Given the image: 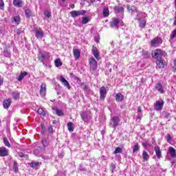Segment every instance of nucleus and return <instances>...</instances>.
Listing matches in <instances>:
<instances>
[{
	"instance_id": "nucleus-1",
	"label": "nucleus",
	"mask_w": 176,
	"mask_h": 176,
	"mask_svg": "<svg viewBox=\"0 0 176 176\" xmlns=\"http://www.w3.org/2000/svg\"><path fill=\"white\" fill-rule=\"evenodd\" d=\"M166 56H167V52H166V51L162 50V49H156L151 54V57L155 59H159L163 56L166 57Z\"/></svg>"
},
{
	"instance_id": "nucleus-2",
	"label": "nucleus",
	"mask_w": 176,
	"mask_h": 176,
	"mask_svg": "<svg viewBox=\"0 0 176 176\" xmlns=\"http://www.w3.org/2000/svg\"><path fill=\"white\" fill-rule=\"evenodd\" d=\"M162 43H163V39L162 38V37L157 36L151 39L150 42V46L151 47H159V46L161 45Z\"/></svg>"
},
{
	"instance_id": "nucleus-3",
	"label": "nucleus",
	"mask_w": 176,
	"mask_h": 176,
	"mask_svg": "<svg viewBox=\"0 0 176 176\" xmlns=\"http://www.w3.org/2000/svg\"><path fill=\"white\" fill-rule=\"evenodd\" d=\"M89 64L90 66V70L92 72H94L97 69V60L94 58V57H91L89 59Z\"/></svg>"
},
{
	"instance_id": "nucleus-4",
	"label": "nucleus",
	"mask_w": 176,
	"mask_h": 176,
	"mask_svg": "<svg viewBox=\"0 0 176 176\" xmlns=\"http://www.w3.org/2000/svg\"><path fill=\"white\" fill-rule=\"evenodd\" d=\"M163 107H164V100L162 99L157 100L154 104V109L155 111H162L163 109Z\"/></svg>"
},
{
	"instance_id": "nucleus-5",
	"label": "nucleus",
	"mask_w": 176,
	"mask_h": 176,
	"mask_svg": "<svg viewBox=\"0 0 176 176\" xmlns=\"http://www.w3.org/2000/svg\"><path fill=\"white\" fill-rule=\"evenodd\" d=\"M71 16L73 18L78 17V16H85L86 14V10H73L70 12Z\"/></svg>"
},
{
	"instance_id": "nucleus-6",
	"label": "nucleus",
	"mask_w": 176,
	"mask_h": 176,
	"mask_svg": "<svg viewBox=\"0 0 176 176\" xmlns=\"http://www.w3.org/2000/svg\"><path fill=\"white\" fill-rule=\"evenodd\" d=\"M155 63L157 64V67L160 69H162V68H164V67L167 65V63H166V60L162 58H159L158 59H157Z\"/></svg>"
},
{
	"instance_id": "nucleus-7",
	"label": "nucleus",
	"mask_w": 176,
	"mask_h": 176,
	"mask_svg": "<svg viewBox=\"0 0 176 176\" xmlns=\"http://www.w3.org/2000/svg\"><path fill=\"white\" fill-rule=\"evenodd\" d=\"M47 56H49V52L45 54L40 52L37 56V59L38 61L41 62L42 64H45V60L47 58Z\"/></svg>"
},
{
	"instance_id": "nucleus-8",
	"label": "nucleus",
	"mask_w": 176,
	"mask_h": 176,
	"mask_svg": "<svg viewBox=\"0 0 176 176\" xmlns=\"http://www.w3.org/2000/svg\"><path fill=\"white\" fill-rule=\"evenodd\" d=\"M105 97H107V88L102 86L100 88V99L104 101Z\"/></svg>"
},
{
	"instance_id": "nucleus-9",
	"label": "nucleus",
	"mask_w": 176,
	"mask_h": 176,
	"mask_svg": "<svg viewBox=\"0 0 176 176\" xmlns=\"http://www.w3.org/2000/svg\"><path fill=\"white\" fill-rule=\"evenodd\" d=\"M111 122L113 129H116L120 123V118L118 116H114L111 118Z\"/></svg>"
},
{
	"instance_id": "nucleus-10",
	"label": "nucleus",
	"mask_w": 176,
	"mask_h": 176,
	"mask_svg": "<svg viewBox=\"0 0 176 176\" xmlns=\"http://www.w3.org/2000/svg\"><path fill=\"white\" fill-rule=\"evenodd\" d=\"M47 90L46 83H42L39 91L41 97H46Z\"/></svg>"
},
{
	"instance_id": "nucleus-11",
	"label": "nucleus",
	"mask_w": 176,
	"mask_h": 176,
	"mask_svg": "<svg viewBox=\"0 0 176 176\" xmlns=\"http://www.w3.org/2000/svg\"><path fill=\"white\" fill-rule=\"evenodd\" d=\"M59 80H60V82H61V83H63V86H65V87H67V89H68V90H69L71 89V85H69V82L63 76H60L59 77Z\"/></svg>"
},
{
	"instance_id": "nucleus-12",
	"label": "nucleus",
	"mask_w": 176,
	"mask_h": 176,
	"mask_svg": "<svg viewBox=\"0 0 176 176\" xmlns=\"http://www.w3.org/2000/svg\"><path fill=\"white\" fill-rule=\"evenodd\" d=\"M92 54L96 60H100V51L96 45L92 46Z\"/></svg>"
},
{
	"instance_id": "nucleus-13",
	"label": "nucleus",
	"mask_w": 176,
	"mask_h": 176,
	"mask_svg": "<svg viewBox=\"0 0 176 176\" xmlns=\"http://www.w3.org/2000/svg\"><path fill=\"white\" fill-rule=\"evenodd\" d=\"M34 32H35V36L36 38H37V39L43 38L45 35V33L43 32V30L42 29H39V30L36 29L34 30Z\"/></svg>"
},
{
	"instance_id": "nucleus-14",
	"label": "nucleus",
	"mask_w": 176,
	"mask_h": 176,
	"mask_svg": "<svg viewBox=\"0 0 176 176\" xmlns=\"http://www.w3.org/2000/svg\"><path fill=\"white\" fill-rule=\"evenodd\" d=\"M9 156V151L6 147H0V157H5Z\"/></svg>"
},
{
	"instance_id": "nucleus-15",
	"label": "nucleus",
	"mask_w": 176,
	"mask_h": 176,
	"mask_svg": "<svg viewBox=\"0 0 176 176\" xmlns=\"http://www.w3.org/2000/svg\"><path fill=\"white\" fill-rule=\"evenodd\" d=\"M155 89L159 91L160 94H164V89L163 88V85L160 82H158L155 85Z\"/></svg>"
},
{
	"instance_id": "nucleus-16",
	"label": "nucleus",
	"mask_w": 176,
	"mask_h": 176,
	"mask_svg": "<svg viewBox=\"0 0 176 176\" xmlns=\"http://www.w3.org/2000/svg\"><path fill=\"white\" fill-rule=\"evenodd\" d=\"M113 11L116 14H118V13H124V8H123V6H122L120 5L116 6L113 8Z\"/></svg>"
},
{
	"instance_id": "nucleus-17",
	"label": "nucleus",
	"mask_w": 176,
	"mask_h": 176,
	"mask_svg": "<svg viewBox=\"0 0 176 176\" xmlns=\"http://www.w3.org/2000/svg\"><path fill=\"white\" fill-rule=\"evenodd\" d=\"M154 151L155 152V155L157 159H162V150H160V146H155Z\"/></svg>"
},
{
	"instance_id": "nucleus-18",
	"label": "nucleus",
	"mask_w": 176,
	"mask_h": 176,
	"mask_svg": "<svg viewBox=\"0 0 176 176\" xmlns=\"http://www.w3.org/2000/svg\"><path fill=\"white\" fill-rule=\"evenodd\" d=\"M3 108L5 109H9V107L12 105V100L10 99H6L3 102Z\"/></svg>"
},
{
	"instance_id": "nucleus-19",
	"label": "nucleus",
	"mask_w": 176,
	"mask_h": 176,
	"mask_svg": "<svg viewBox=\"0 0 176 176\" xmlns=\"http://www.w3.org/2000/svg\"><path fill=\"white\" fill-rule=\"evenodd\" d=\"M139 22V27L144 30L145 27H146V19H138Z\"/></svg>"
},
{
	"instance_id": "nucleus-20",
	"label": "nucleus",
	"mask_w": 176,
	"mask_h": 176,
	"mask_svg": "<svg viewBox=\"0 0 176 176\" xmlns=\"http://www.w3.org/2000/svg\"><path fill=\"white\" fill-rule=\"evenodd\" d=\"M119 23H120V20L119 19H114L110 22V27L111 28H113V27H118V25H119Z\"/></svg>"
},
{
	"instance_id": "nucleus-21",
	"label": "nucleus",
	"mask_w": 176,
	"mask_h": 176,
	"mask_svg": "<svg viewBox=\"0 0 176 176\" xmlns=\"http://www.w3.org/2000/svg\"><path fill=\"white\" fill-rule=\"evenodd\" d=\"M73 54L74 56V58L76 60H78L80 57V51L76 48H74L73 49Z\"/></svg>"
},
{
	"instance_id": "nucleus-22",
	"label": "nucleus",
	"mask_w": 176,
	"mask_h": 176,
	"mask_svg": "<svg viewBox=\"0 0 176 176\" xmlns=\"http://www.w3.org/2000/svg\"><path fill=\"white\" fill-rule=\"evenodd\" d=\"M80 117L82 120H83V122H87L88 119H89V115L87 114V112L86 111H82L80 113Z\"/></svg>"
},
{
	"instance_id": "nucleus-23",
	"label": "nucleus",
	"mask_w": 176,
	"mask_h": 176,
	"mask_svg": "<svg viewBox=\"0 0 176 176\" xmlns=\"http://www.w3.org/2000/svg\"><path fill=\"white\" fill-rule=\"evenodd\" d=\"M124 100V96L121 93H118L116 95V101L118 102H122Z\"/></svg>"
},
{
	"instance_id": "nucleus-24",
	"label": "nucleus",
	"mask_w": 176,
	"mask_h": 176,
	"mask_svg": "<svg viewBox=\"0 0 176 176\" xmlns=\"http://www.w3.org/2000/svg\"><path fill=\"white\" fill-rule=\"evenodd\" d=\"M27 75H28V72H21V74H19V76L18 77H16V79H17V80H19V82H21V80H23L24 79V77L27 76Z\"/></svg>"
},
{
	"instance_id": "nucleus-25",
	"label": "nucleus",
	"mask_w": 176,
	"mask_h": 176,
	"mask_svg": "<svg viewBox=\"0 0 176 176\" xmlns=\"http://www.w3.org/2000/svg\"><path fill=\"white\" fill-rule=\"evenodd\" d=\"M13 5L16 8H23V0H14Z\"/></svg>"
},
{
	"instance_id": "nucleus-26",
	"label": "nucleus",
	"mask_w": 176,
	"mask_h": 176,
	"mask_svg": "<svg viewBox=\"0 0 176 176\" xmlns=\"http://www.w3.org/2000/svg\"><path fill=\"white\" fill-rule=\"evenodd\" d=\"M12 22L16 23V25H19V24H20L21 22V18L20 17V15L13 16Z\"/></svg>"
},
{
	"instance_id": "nucleus-27",
	"label": "nucleus",
	"mask_w": 176,
	"mask_h": 176,
	"mask_svg": "<svg viewBox=\"0 0 176 176\" xmlns=\"http://www.w3.org/2000/svg\"><path fill=\"white\" fill-rule=\"evenodd\" d=\"M126 8L129 12H131L132 13H137L138 12V8L134 6H127Z\"/></svg>"
},
{
	"instance_id": "nucleus-28",
	"label": "nucleus",
	"mask_w": 176,
	"mask_h": 176,
	"mask_svg": "<svg viewBox=\"0 0 176 176\" xmlns=\"http://www.w3.org/2000/svg\"><path fill=\"white\" fill-rule=\"evenodd\" d=\"M169 153L171 157H173V158L176 157V151H175V148H174V147L173 146L169 147Z\"/></svg>"
},
{
	"instance_id": "nucleus-29",
	"label": "nucleus",
	"mask_w": 176,
	"mask_h": 176,
	"mask_svg": "<svg viewBox=\"0 0 176 176\" xmlns=\"http://www.w3.org/2000/svg\"><path fill=\"white\" fill-rule=\"evenodd\" d=\"M142 157L145 162H148V160H149V154H148L147 151H144L142 152Z\"/></svg>"
},
{
	"instance_id": "nucleus-30",
	"label": "nucleus",
	"mask_w": 176,
	"mask_h": 176,
	"mask_svg": "<svg viewBox=\"0 0 176 176\" xmlns=\"http://www.w3.org/2000/svg\"><path fill=\"white\" fill-rule=\"evenodd\" d=\"M142 56H143L144 58H149L151 57V54L148 51H142Z\"/></svg>"
},
{
	"instance_id": "nucleus-31",
	"label": "nucleus",
	"mask_w": 176,
	"mask_h": 176,
	"mask_svg": "<svg viewBox=\"0 0 176 176\" xmlns=\"http://www.w3.org/2000/svg\"><path fill=\"white\" fill-rule=\"evenodd\" d=\"M55 67L58 68L59 67H61L63 65V62H61V59L57 58L54 60Z\"/></svg>"
},
{
	"instance_id": "nucleus-32",
	"label": "nucleus",
	"mask_w": 176,
	"mask_h": 176,
	"mask_svg": "<svg viewBox=\"0 0 176 176\" xmlns=\"http://www.w3.org/2000/svg\"><path fill=\"white\" fill-rule=\"evenodd\" d=\"M29 166L32 168H36V167H39V162H34L29 164Z\"/></svg>"
},
{
	"instance_id": "nucleus-33",
	"label": "nucleus",
	"mask_w": 176,
	"mask_h": 176,
	"mask_svg": "<svg viewBox=\"0 0 176 176\" xmlns=\"http://www.w3.org/2000/svg\"><path fill=\"white\" fill-rule=\"evenodd\" d=\"M13 170L14 173H19V163H17V161H14Z\"/></svg>"
},
{
	"instance_id": "nucleus-34",
	"label": "nucleus",
	"mask_w": 176,
	"mask_h": 176,
	"mask_svg": "<svg viewBox=\"0 0 176 176\" xmlns=\"http://www.w3.org/2000/svg\"><path fill=\"white\" fill-rule=\"evenodd\" d=\"M103 16L104 17H108L109 16V8L108 7H105L103 9Z\"/></svg>"
},
{
	"instance_id": "nucleus-35",
	"label": "nucleus",
	"mask_w": 176,
	"mask_h": 176,
	"mask_svg": "<svg viewBox=\"0 0 176 176\" xmlns=\"http://www.w3.org/2000/svg\"><path fill=\"white\" fill-rule=\"evenodd\" d=\"M55 112L57 116H64V112H63V110L59 109L58 108L55 109Z\"/></svg>"
},
{
	"instance_id": "nucleus-36",
	"label": "nucleus",
	"mask_w": 176,
	"mask_h": 176,
	"mask_svg": "<svg viewBox=\"0 0 176 176\" xmlns=\"http://www.w3.org/2000/svg\"><path fill=\"white\" fill-rule=\"evenodd\" d=\"M3 144L6 146H8V148H10L11 145L9 142V140H8V138L4 137L3 138Z\"/></svg>"
},
{
	"instance_id": "nucleus-37",
	"label": "nucleus",
	"mask_w": 176,
	"mask_h": 176,
	"mask_svg": "<svg viewBox=\"0 0 176 176\" xmlns=\"http://www.w3.org/2000/svg\"><path fill=\"white\" fill-rule=\"evenodd\" d=\"M90 18H89L88 16H83L82 18V24H87V23H89L90 21Z\"/></svg>"
},
{
	"instance_id": "nucleus-38",
	"label": "nucleus",
	"mask_w": 176,
	"mask_h": 176,
	"mask_svg": "<svg viewBox=\"0 0 176 176\" xmlns=\"http://www.w3.org/2000/svg\"><path fill=\"white\" fill-rule=\"evenodd\" d=\"M25 15L28 19H30L32 16V12H31V10L27 9L25 10Z\"/></svg>"
},
{
	"instance_id": "nucleus-39",
	"label": "nucleus",
	"mask_w": 176,
	"mask_h": 176,
	"mask_svg": "<svg viewBox=\"0 0 176 176\" xmlns=\"http://www.w3.org/2000/svg\"><path fill=\"white\" fill-rule=\"evenodd\" d=\"M44 16L47 19H50L52 17V12L49 10H44Z\"/></svg>"
},
{
	"instance_id": "nucleus-40",
	"label": "nucleus",
	"mask_w": 176,
	"mask_h": 176,
	"mask_svg": "<svg viewBox=\"0 0 176 176\" xmlns=\"http://www.w3.org/2000/svg\"><path fill=\"white\" fill-rule=\"evenodd\" d=\"M67 129L69 131H74V123L71 122H67Z\"/></svg>"
},
{
	"instance_id": "nucleus-41",
	"label": "nucleus",
	"mask_w": 176,
	"mask_h": 176,
	"mask_svg": "<svg viewBox=\"0 0 176 176\" xmlns=\"http://www.w3.org/2000/svg\"><path fill=\"white\" fill-rule=\"evenodd\" d=\"M140 151V144L136 143L133 148V153H135V152H138Z\"/></svg>"
},
{
	"instance_id": "nucleus-42",
	"label": "nucleus",
	"mask_w": 176,
	"mask_h": 176,
	"mask_svg": "<svg viewBox=\"0 0 176 176\" xmlns=\"http://www.w3.org/2000/svg\"><path fill=\"white\" fill-rule=\"evenodd\" d=\"M12 96L14 98V100H19L20 98V93H16V92H12Z\"/></svg>"
},
{
	"instance_id": "nucleus-43",
	"label": "nucleus",
	"mask_w": 176,
	"mask_h": 176,
	"mask_svg": "<svg viewBox=\"0 0 176 176\" xmlns=\"http://www.w3.org/2000/svg\"><path fill=\"white\" fill-rule=\"evenodd\" d=\"M122 152H123V149L120 147H116L114 152H113V154L114 155H118V153H122Z\"/></svg>"
},
{
	"instance_id": "nucleus-44",
	"label": "nucleus",
	"mask_w": 176,
	"mask_h": 176,
	"mask_svg": "<svg viewBox=\"0 0 176 176\" xmlns=\"http://www.w3.org/2000/svg\"><path fill=\"white\" fill-rule=\"evenodd\" d=\"M37 112L38 115H41V116H45L46 115L45 110H43V109H38Z\"/></svg>"
},
{
	"instance_id": "nucleus-45",
	"label": "nucleus",
	"mask_w": 176,
	"mask_h": 176,
	"mask_svg": "<svg viewBox=\"0 0 176 176\" xmlns=\"http://www.w3.org/2000/svg\"><path fill=\"white\" fill-rule=\"evenodd\" d=\"M163 115L165 119H170V118H171L170 113H167L165 111V112H163Z\"/></svg>"
},
{
	"instance_id": "nucleus-46",
	"label": "nucleus",
	"mask_w": 176,
	"mask_h": 176,
	"mask_svg": "<svg viewBox=\"0 0 176 176\" xmlns=\"http://www.w3.org/2000/svg\"><path fill=\"white\" fill-rule=\"evenodd\" d=\"M165 138H166L167 142H171L172 138H171V135H170V133L166 134Z\"/></svg>"
},
{
	"instance_id": "nucleus-47",
	"label": "nucleus",
	"mask_w": 176,
	"mask_h": 176,
	"mask_svg": "<svg viewBox=\"0 0 176 176\" xmlns=\"http://www.w3.org/2000/svg\"><path fill=\"white\" fill-rule=\"evenodd\" d=\"M5 8V3L3 2V0H0V9L1 10H3Z\"/></svg>"
},
{
	"instance_id": "nucleus-48",
	"label": "nucleus",
	"mask_w": 176,
	"mask_h": 176,
	"mask_svg": "<svg viewBox=\"0 0 176 176\" xmlns=\"http://www.w3.org/2000/svg\"><path fill=\"white\" fill-rule=\"evenodd\" d=\"M42 144H43L44 148H46V146H47V145H49V143H47V140H46V139H44L42 140Z\"/></svg>"
},
{
	"instance_id": "nucleus-49",
	"label": "nucleus",
	"mask_w": 176,
	"mask_h": 176,
	"mask_svg": "<svg viewBox=\"0 0 176 176\" xmlns=\"http://www.w3.org/2000/svg\"><path fill=\"white\" fill-rule=\"evenodd\" d=\"M18 155H19V157H25H25H28V155H24V153H23V152H19V153H18Z\"/></svg>"
},
{
	"instance_id": "nucleus-50",
	"label": "nucleus",
	"mask_w": 176,
	"mask_h": 176,
	"mask_svg": "<svg viewBox=\"0 0 176 176\" xmlns=\"http://www.w3.org/2000/svg\"><path fill=\"white\" fill-rule=\"evenodd\" d=\"M173 72H176V58L173 60Z\"/></svg>"
},
{
	"instance_id": "nucleus-51",
	"label": "nucleus",
	"mask_w": 176,
	"mask_h": 176,
	"mask_svg": "<svg viewBox=\"0 0 176 176\" xmlns=\"http://www.w3.org/2000/svg\"><path fill=\"white\" fill-rule=\"evenodd\" d=\"M111 168L112 170H116V165L115 164H113V163H111Z\"/></svg>"
},
{
	"instance_id": "nucleus-52",
	"label": "nucleus",
	"mask_w": 176,
	"mask_h": 176,
	"mask_svg": "<svg viewBox=\"0 0 176 176\" xmlns=\"http://www.w3.org/2000/svg\"><path fill=\"white\" fill-rule=\"evenodd\" d=\"M48 131H49V133H53V126L52 125H50L48 127Z\"/></svg>"
},
{
	"instance_id": "nucleus-53",
	"label": "nucleus",
	"mask_w": 176,
	"mask_h": 176,
	"mask_svg": "<svg viewBox=\"0 0 176 176\" xmlns=\"http://www.w3.org/2000/svg\"><path fill=\"white\" fill-rule=\"evenodd\" d=\"M95 42L96 43H100V38L99 37H96L95 38Z\"/></svg>"
},
{
	"instance_id": "nucleus-54",
	"label": "nucleus",
	"mask_w": 176,
	"mask_h": 176,
	"mask_svg": "<svg viewBox=\"0 0 176 176\" xmlns=\"http://www.w3.org/2000/svg\"><path fill=\"white\" fill-rule=\"evenodd\" d=\"M16 34L20 35L21 34V30H20V29H17L16 30Z\"/></svg>"
},
{
	"instance_id": "nucleus-55",
	"label": "nucleus",
	"mask_w": 176,
	"mask_h": 176,
	"mask_svg": "<svg viewBox=\"0 0 176 176\" xmlns=\"http://www.w3.org/2000/svg\"><path fill=\"white\" fill-rule=\"evenodd\" d=\"M142 145L144 148H148V143H142Z\"/></svg>"
},
{
	"instance_id": "nucleus-56",
	"label": "nucleus",
	"mask_w": 176,
	"mask_h": 176,
	"mask_svg": "<svg viewBox=\"0 0 176 176\" xmlns=\"http://www.w3.org/2000/svg\"><path fill=\"white\" fill-rule=\"evenodd\" d=\"M174 19H175V21H174V22H173V25H176V13L175 14V17H174Z\"/></svg>"
},
{
	"instance_id": "nucleus-57",
	"label": "nucleus",
	"mask_w": 176,
	"mask_h": 176,
	"mask_svg": "<svg viewBox=\"0 0 176 176\" xmlns=\"http://www.w3.org/2000/svg\"><path fill=\"white\" fill-rule=\"evenodd\" d=\"M138 112H142V110L141 109V107H138Z\"/></svg>"
},
{
	"instance_id": "nucleus-58",
	"label": "nucleus",
	"mask_w": 176,
	"mask_h": 176,
	"mask_svg": "<svg viewBox=\"0 0 176 176\" xmlns=\"http://www.w3.org/2000/svg\"><path fill=\"white\" fill-rule=\"evenodd\" d=\"M3 79L0 78V86H1V85H3Z\"/></svg>"
},
{
	"instance_id": "nucleus-59",
	"label": "nucleus",
	"mask_w": 176,
	"mask_h": 176,
	"mask_svg": "<svg viewBox=\"0 0 176 176\" xmlns=\"http://www.w3.org/2000/svg\"><path fill=\"white\" fill-rule=\"evenodd\" d=\"M52 124H57V120H53Z\"/></svg>"
},
{
	"instance_id": "nucleus-60",
	"label": "nucleus",
	"mask_w": 176,
	"mask_h": 176,
	"mask_svg": "<svg viewBox=\"0 0 176 176\" xmlns=\"http://www.w3.org/2000/svg\"><path fill=\"white\" fill-rule=\"evenodd\" d=\"M137 119H139V120H141L142 118L141 116H140V115L137 116Z\"/></svg>"
},
{
	"instance_id": "nucleus-61",
	"label": "nucleus",
	"mask_w": 176,
	"mask_h": 176,
	"mask_svg": "<svg viewBox=\"0 0 176 176\" xmlns=\"http://www.w3.org/2000/svg\"><path fill=\"white\" fill-rule=\"evenodd\" d=\"M71 8H72V9H74V8H75V5L73 4L72 6H71Z\"/></svg>"
},
{
	"instance_id": "nucleus-62",
	"label": "nucleus",
	"mask_w": 176,
	"mask_h": 176,
	"mask_svg": "<svg viewBox=\"0 0 176 176\" xmlns=\"http://www.w3.org/2000/svg\"><path fill=\"white\" fill-rule=\"evenodd\" d=\"M175 8L176 9V0H175Z\"/></svg>"
},
{
	"instance_id": "nucleus-63",
	"label": "nucleus",
	"mask_w": 176,
	"mask_h": 176,
	"mask_svg": "<svg viewBox=\"0 0 176 176\" xmlns=\"http://www.w3.org/2000/svg\"><path fill=\"white\" fill-rule=\"evenodd\" d=\"M41 127H42V129H43V127H45V125L41 124Z\"/></svg>"
},
{
	"instance_id": "nucleus-64",
	"label": "nucleus",
	"mask_w": 176,
	"mask_h": 176,
	"mask_svg": "<svg viewBox=\"0 0 176 176\" xmlns=\"http://www.w3.org/2000/svg\"><path fill=\"white\" fill-rule=\"evenodd\" d=\"M63 1V2H65V0H62Z\"/></svg>"
}]
</instances>
